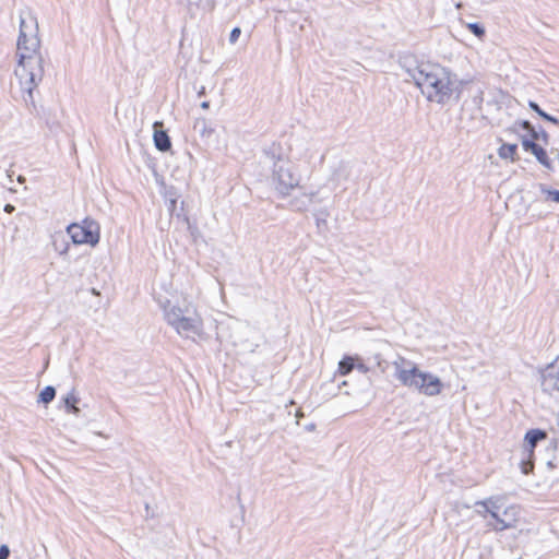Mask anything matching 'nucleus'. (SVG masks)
Returning a JSON list of instances; mask_svg holds the SVG:
<instances>
[{"mask_svg": "<svg viewBox=\"0 0 559 559\" xmlns=\"http://www.w3.org/2000/svg\"><path fill=\"white\" fill-rule=\"evenodd\" d=\"M66 403L72 405V402H69V400H66Z\"/></svg>", "mask_w": 559, "mask_h": 559, "instance_id": "25", "label": "nucleus"}, {"mask_svg": "<svg viewBox=\"0 0 559 559\" xmlns=\"http://www.w3.org/2000/svg\"><path fill=\"white\" fill-rule=\"evenodd\" d=\"M66 403L72 405V402H69V400H66Z\"/></svg>", "mask_w": 559, "mask_h": 559, "instance_id": "24", "label": "nucleus"}, {"mask_svg": "<svg viewBox=\"0 0 559 559\" xmlns=\"http://www.w3.org/2000/svg\"><path fill=\"white\" fill-rule=\"evenodd\" d=\"M542 386L548 395L559 393V372L547 370L543 376Z\"/></svg>", "mask_w": 559, "mask_h": 559, "instance_id": "11", "label": "nucleus"}, {"mask_svg": "<svg viewBox=\"0 0 559 559\" xmlns=\"http://www.w3.org/2000/svg\"><path fill=\"white\" fill-rule=\"evenodd\" d=\"M23 26L24 22L21 23V33L17 40L15 76L21 91L31 94L44 76V67L38 36L36 34L27 35Z\"/></svg>", "mask_w": 559, "mask_h": 559, "instance_id": "1", "label": "nucleus"}, {"mask_svg": "<svg viewBox=\"0 0 559 559\" xmlns=\"http://www.w3.org/2000/svg\"><path fill=\"white\" fill-rule=\"evenodd\" d=\"M547 195L551 201L559 203V190H548Z\"/></svg>", "mask_w": 559, "mask_h": 559, "instance_id": "19", "label": "nucleus"}, {"mask_svg": "<svg viewBox=\"0 0 559 559\" xmlns=\"http://www.w3.org/2000/svg\"><path fill=\"white\" fill-rule=\"evenodd\" d=\"M10 555V549L7 545H2L0 547V559H8Z\"/></svg>", "mask_w": 559, "mask_h": 559, "instance_id": "20", "label": "nucleus"}, {"mask_svg": "<svg viewBox=\"0 0 559 559\" xmlns=\"http://www.w3.org/2000/svg\"><path fill=\"white\" fill-rule=\"evenodd\" d=\"M67 230L76 245L95 247L99 242L100 227L93 219L85 218L81 223H73L68 226Z\"/></svg>", "mask_w": 559, "mask_h": 559, "instance_id": "4", "label": "nucleus"}, {"mask_svg": "<svg viewBox=\"0 0 559 559\" xmlns=\"http://www.w3.org/2000/svg\"><path fill=\"white\" fill-rule=\"evenodd\" d=\"M419 86L426 91L429 100L443 103L453 92L451 73L438 63H425L419 70Z\"/></svg>", "mask_w": 559, "mask_h": 559, "instance_id": "2", "label": "nucleus"}, {"mask_svg": "<svg viewBox=\"0 0 559 559\" xmlns=\"http://www.w3.org/2000/svg\"><path fill=\"white\" fill-rule=\"evenodd\" d=\"M240 34H241L240 28H239V27H235V28L230 32L229 41H230L231 44H235V43L238 40V38H239Z\"/></svg>", "mask_w": 559, "mask_h": 559, "instance_id": "18", "label": "nucleus"}, {"mask_svg": "<svg viewBox=\"0 0 559 559\" xmlns=\"http://www.w3.org/2000/svg\"><path fill=\"white\" fill-rule=\"evenodd\" d=\"M547 438V432L542 429H531L524 436L525 452L530 457H535V448L539 441Z\"/></svg>", "mask_w": 559, "mask_h": 559, "instance_id": "9", "label": "nucleus"}, {"mask_svg": "<svg viewBox=\"0 0 559 559\" xmlns=\"http://www.w3.org/2000/svg\"><path fill=\"white\" fill-rule=\"evenodd\" d=\"M483 510L479 514L489 520L488 524L493 531H504L514 527L520 520V510L504 497H490L476 503Z\"/></svg>", "mask_w": 559, "mask_h": 559, "instance_id": "3", "label": "nucleus"}, {"mask_svg": "<svg viewBox=\"0 0 559 559\" xmlns=\"http://www.w3.org/2000/svg\"><path fill=\"white\" fill-rule=\"evenodd\" d=\"M548 138L547 133H543V139L546 141Z\"/></svg>", "mask_w": 559, "mask_h": 559, "instance_id": "23", "label": "nucleus"}, {"mask_svg": "<svg viewBox=\"0 0 559 559\" xmlns=\"http://www.w3.org/2000/svg\"><path fill=\"white\" fill-rule=\"evenodd\" d=\"M355 361L356 358L352 356L343 357V359L338 362L337 366V374L342 377L349 374L356 366Z\"/></svg>", "mask_w": 559, "mask_h": 559, "instance_id": "13", "label": "nucleus"}, {"mask_svg": "<svg viewBox=\"0 0 559 559\" xmlns=\"http://www.w3.org/2000/svg\"><path fill=\"white\" fill-rule=\"evenodd\" d=\"M528 106L535 111L537 112L543 119L547 120V121H550L552 123H558V119L552 117V116H549L548 114H546L545 111H543L540 109V107L534 103V102H530Z\"/></svg>", "mask_w": 559, "mask_h": 559, "instance_id": "15", "label": "nucleus"}, {"mask_svg": "<svg viewBox=\"0 0 559 559\" xmlns=\"http://www.w3.org/2000/svg\"><path fill=\"white\" fill-rule=\"evenodd\" d=\"M521 127L531 133L530 138L522 139L523 148L526 152H531L543 166L550 169L551 159L549 158L547 152L539 144H537L539 134L528 121H523Z\"/></svg>", "mask_w": 559, "mask_h": 559, "instance_id": "6", "label": "nucleus"}, {"mask_svg": "<svg viewBox=\"0 0 559 559\" xmlns=\"http://www.w3.org/2000/svg\"><path fill=\"white\" fill-rule=\"evenodd\" d=\"M4 211H5L7 213H12V212L14 211V206H13V205H11V204H7V205L4 206Z\"/></svg>", "mask_w": 559, "mask_h": 559, "instance_id": "21", "label": "nucleus"}, {"mask_svg": "<svg viewBox=\"0 0 559 559\" xmlns=\"http://www.w3.org/2000/svg\"><path fill=\"white\" fill-rule=\"evenodd\" d=\"M466 28L479 39L485 36V28L478 23H467Z\"/></svg>", "mask_w": 559, "mask_h": 559, "instance_id": "17", "label": "nucleus"}, {"mask_svg": "<svg viewBox=\"0 0 559 559\" xmlns=\"http://www.w3.org/2000/svg\"><path fill=\"white\" fill-rule=\"evenodd\" d=\"M416 365L407 362L405 366L396 368V378L405 386L416 388V384L421 376Z\"/></svg>", "mask_w": 559, "mask_h": 559, "instance_id": "7", "label": "nucleus"}, {"mask_svg": "<svg viewBox=\"0 0 559 559\" xmlns=\"http://www.w3.org/2000/svg\"><path fill=\"white\" fill-rule=\"evenodd\" d=\"M357 368L364 372H366L368 370V368L364 365V364H358L357 365Z\"/></svg>", "mask_w": 559, "mask_h": 559, "instance_id": "22", "label": "nucleus"}, {"mask_svg": "<svg viewBox=\"0 0 559 559\" xmlns=\"http://www.w3.org/2000/svg\"><path fill=\"white\" fill-rule=\"evenodd\" d=\"M498 155L502 159L510 160L511 163H514L518 160V145L510 144V143H503L498 148Z\"/></svg>", "mask_w": 559, "mask_h": 559, "instance_id": "12", "label": "nucleus"}, {"mask_svg": "<svg viewBox=\"0 0 559 559\" xmlns=\"http://www.w3.org/2000/svg\"><path fill=\"white\" fill-rule=\"evenodd\" d=\"M534 459L535 457H530L527 454L525 455V459L521 462V471L523 474L527 475L533 472Z\"/></svg>", "mask_w": 559, "mask_h": 559, "instance_id": "16", "label": "nucleus"}, {"mask_svg": "<svg viewBox=\"0 0 559 559\" xmlns=\"http://www.w3.org/2000/svg\"><path fill=\"white\" fill-rule=\"evenodd\" d=\"M180 310L173 309L167 313V322L183 337L203 335V321L200 316L193 318L179 314Z\"/></svg>", "mask_w": 559, "mask_h": 559, "instance_id": "5", "label": "nucleus"}, {"mask_svg": "<svg viewBox=\"0 0 559 559\" xmlns=\"http://www.w3.org/2000/svg\"><path fill=\"white\" fill-rule=\"evenodd\" d=\"M415 389L425 395L433 396L441 392L442 383L439 378L430 373L423 372Z\"/></svg>", "mask_w": 559, "mask_h": 559, "instance_id": "8", "label": "nucleus"}, {"mask_svg": "<svg viewBox=\"0 0 559 559\" xmlns=\"http://www.w3.org/2000/svg\"><path fill=\"white\" fill-rule=\"evenodd\" d=\"M56 391L52 386L48 385L43 389V391L39 394V401L47 404L51 402L55 399Z\"/></svg>", "mask_w": 559, "mask_h": 559, "instance_id": "14", "label": "nucleus"}, {"mask_svg": "<svg viewBox=\"0 0 559 559\" xmlns=\"http://www.w3.org/2000/svg\"><path fill=\"white\" fill-rule=\"evenodd\" d=\"M153 128H154L153 139H154V144H155L156 148L162 152L168 151L171 147V142H170V139H169L167 132L162 129L163 122L155 121L153 124Z\"/></svg>", "mask_w": 559, "mask_h": 559, "instance_id": "10", "label": "nucleus"}]
</instances>
